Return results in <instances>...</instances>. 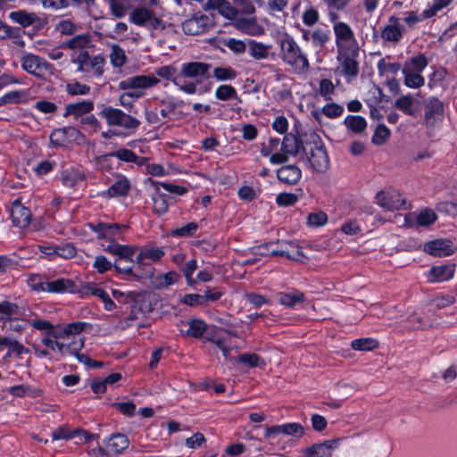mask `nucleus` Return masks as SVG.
Returning a JSON list of instances; mask_svg holds the SVG:
<instances>
[{"label": "nucleus", "instance_id": "1", "mask_svg": "<svg viewBox=\"0 0 457 457\" xmlns=\"http://www.w3.org/2000/svg\"><path fill=\"white\" fill-rule=\"evenodd\" d=\"M279 45L281 58L285 62L299 71H306L309 69L310 64L306 55L292 37L287 35L280 39Z\"/></svg>", "mask_w": 457, "mask_h": 457}, {"label": "nucleus", "instance_id": "2", "mask_svg": "<svg viewBox=\"0 0 457 457\" xmlns=\"http://www.w3.org/2000/svg\"><path fill=\"white\" fill-rule=\"evenodd\" d=\"M307 153V147L304 145L303 141L297 138L292 133L286 134L283 141L280 142V150L282 153L273 154L270 161L274 164H282L288 161V154L296 155L300 150Z\"/></svg>", "mask_w": 457, "mask_h": 457}, {"label": "nucleus", "instance_id": "3", "mask_svg": "<svg viewBox=\"0 0 457 457\" xmlns=\"http://www.w3.org/2000/svg\"><path fill=\"white\" fill-rule=\"evenodd\" d=\"M72 62L78 65V71L80 72H92L96 77H101L104 74L105 60L101 55L91 57L87 51H82L72 60Z\"/></svg>", "mask_w": 457, "mask_h": 457}, {"label": "nucleus", "instance_id": "4", "mask_svg": "<svg viewBox=\"0 0 457 457\" xmlns=\"http://www.w3.org/2000/svg\"><path fill=\"white\" fill-rule=\"evenodd\" d=\"M333 29L338 53L350 49L358 52V43L354 37L353 29L347 23L343 21L336 22Z\"/></svg>", "mask_w": 457, "mask_h": 457}, {"label": "nucleus", "instance_id": "5", "mask_svg": "<svg viewBox=\"0 0 457 457\" xmlns=\"http://www.w3.org/2000/svg\"><path fill=\"white\" fill-rule=\"evenodd\" d=\"M159 81L154 76L137 75L120 81L119 88L129 93L138 94L141 97L145 89L157 85Z\"/></svg>", "mask_w": 457, "mask_h": 457}, {"label": "nucleus", "instance_id": "6", "mask_svg": "<svg viewBox=\"0 0 457 457\" xmlns=\"http://www.w3.org/2000/svg\"><path fill=\"white\" fill-rule=\"evenodd\" d=\"M309 137L310 141L314 145L313 147L312 146L310 148L311 156L309 157V162L312 169L314 171L327 170L328 167V157L320 137L316 133L312 132Z\"/></svg>", "mask_w": 457, "mask_h": 457}, {"label": "nucleus", "instance_id": "7", "mask_svg": "<svg viewBox=\"0 0 457 457\" xmlns=\"http://www.w3.org/2000/svg\"><path fill=\"white\" fill-rule=\"evenodd\" d=\"M344 438L337 437L313 444L301 452V457H331L333 451L337 449Z\"/></svg>", "mask_w": 457, "mask_h": 457}, {"label": "nucleus", "instance_id": "8", "mask_svg": "<svg viewBox=\"0 0 457 457\" xmlns=\"http://www.w3.org/2000/svg\"><path fill=\"white\" fill-rule=\"evenodd\" d=\"M376 199L379 206L388 211L408 208L405 206V199L395 189L378 192L376 195Z\"/></svg>", "mask_w": 457, "mask_h": 457}, {"label": "nucleus", "instance_id": "9", "mask_svg": "<svg viewBox=\"0 0 457 457\" xmlns=\"http://www.w3.org/2000/svg\"><path fill=\"white\" fill-rule=\"evenodd\" d=\"M145 256L144 255L143 250L137 255L136 262L137 264V270L134 271L132 267H121L120 263H114V268L119 272L125 273L127 275L134 276L138 278H152L154 274V268L146 262Z\"/></svg>", "mask_w": 457, "mask_h": 457}, {"label": "nucleus", "instance_id": "10", "mask_svg": "<svg viewBox=\"0 0 457 457\" xmlns=\"http://www.w3.org/2000/svg\"><path fill=\"white\" fill-rule=\"evenodd\" d=\"M21 67L28 73L36 77H42L46 71L52 68V64L43 58L33 54H27L21 58Z\"/></svg>", "mask_w": 457, "mask_h": 457}, {"label": "nucleus", "instance_id": "11", "mask_svg": "<svg viewBox=\"0 0 457 457\" xmlns=\"http://www.w3.org/2000/svg\"><path fill=\"white\" fill-rule=\"evenodd\" d=\"M275 245H278V250L272 251V256H282L300 262L306 259L300 246L291 241H277Z\"/></svg>", "mask_w": 457, "mask_h": 457}, {"label": "nucleus", "instance_id": "12", "mask_svg": "<svg viewBox=\"0 0 457 457\" xmlns=\"http://www.w3.org/2000/svg\"><path fill=\"white\" fill-rule=\"evenodd\" d=\"M212 65L201 62H185L181 65L179 74L189 78L195 79L197 82H201V78L208 77L207 74Z\"/></svg>", "mask_w": 457, "mask_h": 457}, {"label": "nucleus", "instance_id": "13", "mask_svg": "<svg viewBox=\"0 0 457 457\" xmlns=\"http://www.w3.org/2000/svg\"><path fill=\"white\" fill-rule=\"evenodd\" d=\"M280 434L302 436L304 434V428L301 424L295 422L272 426L266 428L265 437L274 439Z\"/></svg>", "mask_w": 457, "mask_h": 457}, {"label": "nucleus", "instance_id": "14", "mask_svg": "<svg viewBox=\"0 0 457 457\" xmlns=\"http://www.w3.org/2000/svg\"><path fill=\"white\" fill-rule=\"evenodd\" d=\"M111 157H116L117 161H124L127 162H135L139 168L145 166L146 171H163L162 166L156 164L154 165L150 170V164L148 163V160L145 157H139L136 155L131 150L129 149H120L116 153L110 155Z\"/></svg>", "mask_w": 457, "mask_h": 457}, {"label": "nucleus", "instance_id": "15", "mask_svg": "<svg viewBox=\"0 0 457 457\" xmlns=\"http://www.w3.org/2000/svg\"><path fill=\"white\" fill-rule=\"evenodd\" d=\"M359 54L358 52H354L353 49L343 51L338 53V61L341 62L343 72L346 76L356 77L359 73V64L356 57Z\"/></svg>", "mask_w": 457, "mask_h": 457}, {"label": "nucleus", "instance_id": "16", "mask_svg": "<svg viewBox=\"0 0 457 457\" xmlns=\"http://www.w3.org/2000/svg\"><path fill=\"white\" fill-rule=\"evenodd\" d=\"M79 293L81 295V296L95 295L100 298L104 304L105 310L107 311H112L116 306L108 294L104 289L98 287L96 284L87 283L79 288Z\"/></svg>", "mask_w": 457, "mask_h": 457}, {"label": "nucleus", "instance_id": "17", "mask_svg": "<svg viewBox=\"0 0 457 457\" xmlns=\"http://www.w3.org/2000/svg\"><path fill=\"white\" fill-rule=\"evenodd\" d=\"M424 119L427 125H434L435 121L444 115L443 103L436 97H431L424 102Z\"/></svg>", "mask_w": 457, "mask_h": 457}, {"label": "nucleus", "instance_id": "18", "mask_svg": "<svg viewBox=\"0 0 457 457\" xmlns=\"http://www.w3.org/2000/svg\"><path fill=\"white\" fill-rule=\"evenodd\" d=\"M11 218L14 226L26 228L31 220V212L24 207L19 200H15L11 208Z\"/></svg>", "mask_w": 457, "mask_h": 457}, {"label": "nucleus", "instance_id": "19", "mask_svg": "<svg viewBox=\"0 0 457 457\" xmlns=\"http://www.w3.org/2000/svg\"><path fill=\"white\" fill-rule=\"evenodd\" d=\"M423 250L436 257L449 256L453 253L452 243L448 240L436 239L424 245Z\"/></svg>", "mask_w": 457, "mask_h": 457}, {"label": "nucleus", "instance_id": "20", "mask_svg": "<svg viewBox=\"0 0 457 457\" xmlns=\"http://www.w3.org/2000/svg\"><path fill=\"white\" fill-rule=\"evenodd\" d=\"M389 22L382 30L381 37L386 41L397 43L403 37V26L401 25L400 19L395 16L390 17Z\"/></svg>", "mask_w": 457, "mask_h": 457}, {"label": "nucleus", "instance_id": "21", "mask_svg": "<svg viewBox=\"0 0 457 457\" xmlns=\"http://www.w3.org/2000/svg\"><path fill=\"white\" fill-rule=\"evenodd\" d=\"M94 109V102L90 100H84L77 103L68 104L65 106L64 117L70 115L74 116L75 119L83 117L88 114Z\"/></svg>", "mask_w": 457, "mask_h": 457}, {"label": "nucleus", "instance_id": "22", "mask_svg": "<svg viewBox=\"0 0 457 457\" xmlns=\"http://www.w3.org/2000/svg\"><path fill=\"white\" fill-rule=\"evenodd\" d=\"M129 440L124 434H112L106 442V448L111 455H118L129 447Z\"/></svg>", "mask_w": 457, "mask_h": 457}, {"label": "nucleus", "instance_id": "23", "mask_svg": "<svg viewBox=\"0 0 457 457\" xmlns=\"http://www.w3.org/2000/svg\"><path fill=\"white\" fill-rule=\"evenodd\" d=\"M45 288L49 293H75L79 290L73 280L68 278H58L53 281H46Z\"/></svg>", "mask_w": 457, "mask_h": 457}, {"label": "nucleus", "instance_id": "24", "mask_svg": "<svg viewBox=\"0 0 457 457\" xmlns=\"http://www.w3.org/2000/svg\"><path fill=\"white\" fill-rule=\"evenodd\" d=\"M104 251L118 256L120 261L133 262L131 258L135 253V249L129 245H122L116 241H111L110 244L104 247Z\"/></svg>", "mask_w": 457, "mask_h": 457}, {"label": "nucleus", "instance_id": "25", "mask_svg": "<svg viewBox=\"0 0 457 457\" xmlns=\"http://www.w3.org/2000/svg\"><path fill=\"white\" fill-rule=\"evenodd\" d=\"M207 20L208 18L204 15L186 20L182 23V29L187 35H199L205 30Z\"/></svg>", "mask_w": 457, "mask_h": 457}, {"label": "nucleus", "instance_id": "26", "mask_svg": "<svg viewBox=\"0 0 457 457\" xmlns=\"http://www.w3.org/2000/svg\"><path fill=\"white\" fill-rule=\"evenodd\" d=\"M455 265L449 263L440 266H434L429 271L431 278L429 282L445 281L453 278L454 274Z\"/></svg>", "mask_w": 457, "mask_h": 457}, {"label": "nucleus", "instance_id": "27", "mask_svg": "<svg viewBox=\"0 0 457 457\" xmlns=\"http://www.w3.org/2000/svg\"><path fill=\"white\" fill-rule=\"evenodd\" d=\"M153 11L145 7L134 9L129 14V21L137 26H146Z\"/></svg>", "mask_w": 457, "mask_h": 457}, {"label": "nucleus", "instance_id": "28", "mask_svg": "<svg viewBox=\"0 0 457 457\" xmlns=\"http://www.w3.org/2000/svg\"><path fill=\"white\" fill-rule=\"evenodd\" d=\"M278 301L282 305L287 307H294L296 303H302L304 300L303 293L295 290L291 293H279Z\"/></svg>", "mask_w": 457, "mask_h": 457}, {"label": "nucleus", "instance_id": "29", "mask_svg": "<svg viewBox=\"0 0 457 457\" xmlns=\"http://www.w3.org/2000/svg\"><path fill=\"white\" fill-rule=\"evenodd\" d=\"M344 124L346 126L348 129H350L355 134L361 133L362 131L365 130L367 127V122L365 119L358 115H348L345 119Z\"/></svg>", "mask_w": 457, "mask_h": 457}, {"label": "nucleus", "instance_id": "30", "mask_svg": "<svg viewBox=\"0 0 457 457\" xmlns=\"http://www.w3.org/2000/svg\"><path fill=\"white\" fill-rule=\"evenodd\" d=\"M270 46L256 41H250L248 44L249 54L256 60L266 59L269 55Z\"/></svg>", "mask_w": 457, "mask_h": 457}, {"label": "nucleus", "instance_id": "31", "mask_svg": "<svg viewBox=\"0 0 457 457\" xmlns=\"http://www.w3.org/2000/svg\"><path fill=\"white\" fill-rule=\"evenodd\" d=\"M78 134L79 131L72 127L58 129L53 131L50 135V141L52 144L59 145L64 142L68 135L70 137H75Z\"/></svg>", "mask_w": 457, "mask_h": 457}, {"label": "nucleus", "instance_id": "32", "mask_svg": "<svg viewBox=\"0 0 457 457\" xmlns=\"http://www.w3.org/2000/svg\"><path fill=\"white\" fill-rule=\"evenodd\" d=\"M122 113L121 110L111 106L104 107L100 112V115L106 120L110 126H119Z\"/></svg>", "mask_w": 457, "mask_h": 457}, {"label": "nucleus", "instance_id": "33", "mask_svg": "<svg viewBox=\"0 0 457 457\" xmlns=\"http://www.w3.org/2000/svg\"><path fill=\"white\" fill-rule=\"evenodd\" d=\"M10 18L21 24L23 27H28L33 24L37 20V15L34 13H29L25 11H17L10 13Z\"/></svg>", "mask_w": 457, "mask_h": 457}, {"label": "nucleus", "instance_id": "34", "mask_svg": "<svg viewBox=\"0 0 457 457\" xmlns=\"http://www.w3.org/2000/svg\"><path fill=\"white\" fill-rule=\"evenodd\" d=\"M180 276L175 271H170L165 274L157 276L154 278V286L156 288H165L174 283H176Z\"/></svg>", "mask_w": 457, "mask_h": 457}, {"label": "nucleus", "instance_id": "35", "mask_svg": "<svg viewBox=\"0 0 457 457\" xmlns=\"http://www.w3.org/2000/svg\"><path fill=\"white\" fill-rule=\"evenodd\" d=\"M404 74V84L412 88H417L424 85L425 79L420 72H411L406 67L403 70Z\"/></svg>", "mask_w": 457, "mask_h": 457}, {"label": "nucleus", "instance_id": "36", "mask_svg": "<svg viewBox=\"0 0 457 457\" xmlns=\"http://www.w3.org/2000/svg\"><path fill=\"white\" fill-rule=\"evenodd\" d=\"M215 96L217 99L221 101L237 99L240 102V98L238 97L236 89L230 85H221L218 87L215 91Z\"/></svg>", "mask_w": 457, "mask_h": 457}, {"label": "nucleus", "instance_id": "37", "mask_svg": "<svg viewBox=\"0 0 457 457\" xmlns=\"http://www.w3.org/2000/svg\"><path fill=\"white\" fill-rule=\"evenodd\" d=\"M207 329L206 323L202 320H192L188 322L187 335L198 338L201 337Z\"/></svg>", "mask_w": 457, "mask_h": 457}, {"label": "nucleus", "instance_id": "38", "mask_svg": "<svg viewBox=\"0 0 457 457\" xmlns=\"http://www.w3.org/2000/svg\"><path fill=\"white\" fill-rule=\"evenodd\" d=\"M30 325L37 329V330H45L46 331L48 336H52L54 338L62 337V334L58 331L54 330V326L52 323L46 320H33L30 322Z\"/></svg>", "mask_w": 457, "mask_h": 457}, {"label": "nucleus", "instance_id": "39", "mask_svg": "<svg viewBox=\"0 0 457 457\" xmlns=\"http://www.w3.org/2000/svg\"><path fill=\"white\" fill-rule=\"evenodd\" d=\"M133 306L140 313L150 312L152 311V305L149 295L145 293L137 294L134 299Z\"/></svg>", "mask_w": 457, "mask_h": 457}, {"label": "nucleus", "instance_id": "40", "mask_svg": "<svg viewBox=\"0 0 457 457\" xmlns=\"http://www.w3.org/2000/svg\"><path fill=\"white\" fill-rule=\"evenodd\" d=\"M90 36L87 34L78 35L65 43V46L74 49H83L90 44Z\"/></svg>", "mask_w": 457, "mask_h": 457}, {"label": "nucleus", "instance_id": "41", "mask_svg": "<svg viewBox=\"0 0 457 457\" xmlns=\"http://www.w3.org/2000/svg\"><path fill=\"white\" fill-rule=\"evenodd\" d=\"M378 342L372 338H360L352 341L351 346L356 351H371L377 348Z\"/></svg>", "mask_w": 457, "mask_h": 457}, {"label": "nucleus", "instance_id": "42", "mask_svg": "<svg viewBox=\"0 0 457 457\" xmlns=\"http://www.w3.org/2000/svg\"><path fill=\"white\" fill-rule=\"evenodd\" d=\"M110 59L114 67H121L125 64L127 57L124 50L120 46L112 45Z\"/></svg>", "mask_w": 457, "mask_h": 457}, {"label": "nucleus", "instance_id": "43", "mask_svg": "<svg viewBox=\"0 0 457 457\" xmlns=\"http://www.w3.org/2000/svg\"><path fill=\"white\" fill-rule=\"evenodd\" d=\"M436 214L431 209H425L416 215V223L419 227H428L436 220Z\"/></svg>", "mask_w": 457, "mask_h": 457}, {"label": "nucleus", "instance_id": "44", "mask_svg": "<svg viewBox=\"0 0 457 457\" xmlns=\"http://www.w3.org/2000/svg\"><path fill=\"white\" fill-rule=\"evenodd\" d=\"M412 105L413 97L411 95L402 96L395 103V106L407 115H414Z\"/></svg>", "mask_w": 457, "mask_h": 457}, {"label": "nucleus", "instance_id": "45", "mask_svg": "<svg viewBox=\"0 0 457 457\" xmlns=\"http://www.w3.org/2000/svg\"><path fill=\"white\" fill-rule=\"evenodd\" d=\"M186 77L178 74L172 79V82L179 87V88L187 94H195L196 92L197 84L195 82H187Z\"/></svg>", "mask_w": 457, "mask_h": 457}, {"label": "nucleus", "instance_id": "46", "mask_svg": "<svg viewBox=\"0 0 457 457\" xmlns=\"http://www.w3.org/2000/svg\"><path fill=\"white\" fill-rule=\"evenodd\" d=\"M237 75V71L231 67H216L213 70V77L220 81L232 80Z\"/></svg>", "mask_w": 457, "mask_h": 457}, {"label": "nucleus", "instance_id": "47", "mask_svg": "<svg viewBox=\"0 0 457 457\" xmlns=\"http://www.w3.org/2000/svg\"><path fill=\"white\" fill-rule=\"evenodd\" d=\"M19 314V306L16 303L4 301L0 303V320L9 319L12 315Z\"/></svg>", "mask_w": 457, "mask_h": 457}, {"label": "nucleus", "instance_id": "48", "mask_svg": "<svg viewBox=\"0 0 457 457\" xmlns=\"http://www.w3.org/2000/svg\"><path fill=\"white\" fill-rule=\"evenodd\" d=\"M129 189V181L124 179L114 183L109 189L110 196L126 195Z\"/></svg>", "mask_w": 457, "mask_h": 457}, {"label": "nucleus", "instance_id": "49", "mask_svg": "<svg viewBox=\"0 0 457 457\" xmlns=\"http://www.w3.org/2000/svg\"><path fill=\"white\" fill-rule=\"evenodd\" d=\"M390 136V130L384 124H379L371 138L374 145H383Z\"/></svg>", "mask_w": 457, "mask_h": 457}, {"label": "nucleus", "instance_id": "50", "mask_svg": "<svg viewBox=\"0 0 457 457\" xmlns=\"http://www.w3.org/2000/svg\"><path fill=\"white\" fill-rule=\"evenodd\" d=\"M90 87L79 82L68 83L66 91L70 96H85L90 92Z\"/></svg>", "mask_w": 457, "mask_h": 457}, {"label": "nucleus", "instance_id": "51", "mask_svg": "<svg viewBox=\"0 0 457 457\" xmlns=\"http://www.w3.org/2000/svg\"><path fill=\"white\" fill-rule=\"evenodd\" d=\"M154 210L158 214H163L168 210V200L165 194H158L153 196Z\"/></svg>", "mask_w": 457, "mask_h": 457}, {"label": "nucleus", "instance_id": "52", "mask_svg": "<svg viewBox=\"0 0 457 457\" xmlns=\"http://www.w3.org/2000/svg\"><path fill=\"white\" fill-rule=\"evenodd\" d=\"M218 12L220 14H221L228 20H235L237 18V13L241 12L240 9L237 6H232L230 3L227 0L219 7Z\"/></svg>", "mask_w": 457, "mask_h": 457}, {"label": "nucleus", "instance_id": "53", "mask_svg": "<svg viewBox=\"0 0 457 457\" xmlns=\"http://www.w3.org/2000/svg\"><path fill=\"white\" fill-rule=\"evenodd\" d=\"M84 346L83 339H80L79 343H72L70 345H64L62 343L55 342V347H57L59 353L63 355L65 353L73 354L76 351H79Z\"/></svg>", "mask_w": 457, "mask_h": 457}, {"label": "nucleus", "instance_id": "54", "mask_svg": "<svg viewBox=\"0 0 457 457\" xmlns=\"http://www.w3.org/2000/svg\"><path fill=\"white\" fill-rule=\"evenodd\" d=\"M79 433V429L74 431H71L68 427H60L52 433V439L60 440V439H71L76 436Z\"/></svg>", "mask_w": 457, "mask_h": 457}, {"label": "nucleus", "instance_id": "55", "mask_svg": "<svg viewBox=\"0 0 457 457\" xmlns=\"http://www.w3.org/2000/svg\"><path fill=\"white\" fill-rule=\"evenodd\" d=\"M280 149V139L279 138H270L269 143L267 145L262 144V147L261 149V153L263 156H270L278 153V151Z\"/></svg>", "mask_w": 457, "mask_h": 457}, {"label": "nucleus", "instance_id": "56", "mask_svg": "<svg viewBox=\"0 0 457 457\" xmlns=\"http://www.w3.org/2000/svg\"><path fill=\"white\" fill-rule=\"evenodd\" d=\"M87 326L86 322L77 321L68 324L62 331H59L63 336L78 335Z\"/></svg>", "mask_w": 457, "mask_h": 457}, {"label": "nucleus", "instance_id": "57", "mask_svg": "<svg viewBox=\"0 0 457 457\" xmlns=\"http://www.w3.org/2000/svg\"><path fill=\"white\" fill-rule=\"evenodd\" d=\"M197 224L195 222L187 223L185 226H182L180 228H178L174 230H172L171 235L175 237H188L192 236L195 233L197 230Z\"/></svg>", "mask_w": 457, "mask_h": 457}, {"label": "nucleus", "instance_id": "58", "mask_svg": "<svg viewBox=\"0 0 457 457\" xmlns=\"http://www.w3.org/2000/svg\"><path fill=\"white\" fill-rule=\"evenodd\" d=\"M86 179L84 173H62L61 180L65 187H74L78 180H84Z\"/></svg>", "mask_w": 457, "mask_h": 457}, {"label": "nucleus", "instance_id": "59", "mask_svg": "<svg viewBox=\"0 0 457 457\" xmlns=\"http://www.w3.org/2000/svg\"><path fill=\"white\" fill-rule=\"evenodd\" d=\"M344 112V107L337 104H328L322 108V112L328 118H337Z\"/></svg>", "mask_w": 457, "mask_h": 457}, {"label": "nucleus", "instance_id": "60", "mask_svg": "<svg viewBox=\"0 0 457 457\" xmlns=\"http://www.w3.org/2000/svg\"><path fill=\"white\" fill-rule=\"evenodd\" d=\"M111 13L116 18H122L126 15L127 9L122 3L117 0H108Z\"/></svg>", "mask_w": 457, "mask_h": 457}, {"label": "nucleus", "instance_id": "61", "mask_svg": "<svg viewBox=\"0 0 457 457\" xmlns=\"http://www.w3.org/2000/svg\"><path fill=\"white\" fill-rule=\"evenodd\" d=\"M335 87L330 79H323L320 82V94L325 100H330V95L334 92Z\"/></svg>", "mask_w": 457, "mask_h": 457}, {"label": "nucleus", "instance_id": "62", "mask_svg": "<svg viewBox=\"0 0 457 457\" xmlns=\"http://www.w3.org/2000/svg\"><path fill=\"white\" fill-rule=\"evenodd\" d=\"M139 125H140V121L137 119H136L129 114H126L123 112V113L120 117V120L119 127H122V128H125L128 129H135Z\"/></svg>", "mask_w": 457, "mask_h": 457}, {"label": "nucleus", "instance_id": "63", "mask_svg": "<svg viewBox=\"0 0 457 457\" xmlns=\"http://www.w3.org/2000/svg\"><path fill=\"white\" fill-rule=\"evenodd\" d=\"M328 220V215L324 212H313L308 215V224L311 226H322Z\"/></svg>", "mask_w": 457, "mask_h": 457}, {"label": "nucleus", "instance_id": "64", "mask_svg": "<svg viewBox=\"0 0 457 457\" xmlns=\"http://www.w3.org/2000/svg\"><path fill=\"white\" fill-rule=\"evenodd\" d=\"M311 37L312 43L320 46H323L329 39L328 33L320 29H315Z\"/></svg>", "mask_w": 457, "mask_h": 457}]
</instances>
